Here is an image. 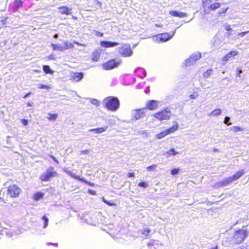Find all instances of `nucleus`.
Instances as JSON below:
<instances>
[{
  "instance_id": "nucleus-20",
  "label": "nucleus",
  "mask_w": 249,
  "mask_h": 249,
  "mask_svg": "<svg viewBox=\"0 0 249 249\" xmlns=\"http://www.w3.org/2000/svg\"><path fill=\"white\" fill-rule=\"evenodd\" d=\"M100 57V53L98 51H94L91 54V60L93 62H97L99 60Z\"/></svg>"
},
{
  "instance_id": "nucleus-16",
  "label": "nucleus",
  "mask_w": 249,
  "mask_h": 249,
  "mask_svg": "<svg viewBox=\"0 0 249 249\" xmlns=\"http://www.w3.org/2000/svg\"><path fill=\"white\" fill-rule=\"evenodd\" d=\"M83 78V74L82 72H75L71 76L72 81L77 82L82 80Z\"/></svg>"
},
{
  "instance_id": "nucleus-27",
  "label": "nucleus",
  "mask_w": 249,
  "mask_h": 249,
  "mask_svg": "<svg viewBox=\"0 0 249 249\" xmlns=\"http://www.w3.org/2000/svg\"><path fill=\"white\" fill-rule=\"evenodd\" d=\"M229 9V7H227L226 8H222L218 12L217 15L218 16H223L226 15L227 11Z\"/></svg>"
},
{
  "instance_id": "nucleus-18",
  "label": "nucleus",
  "mask_w": 249,
  "mask_h": 249,
  "mask_svg": "<svg viewBox=\"0 0 249 249\" xmlns=\"http://www.w3.org/2000/svg\"><path fill=\"white\" fill-rule=\"evenodd\" d=\"M245 174V171L243 169L237 171L234 174L231 176L233 181L240 178Z\"/></svg>"
},
{
  "instance_id": "nucleus-31",
  "label": "nucleus",
  "mask_w": 249,
  "mask_h": 249,
  "mask_svg": "<svg viewBox=\"0 0 249 249\" xmlns=\"http://www.w3.org/2000/svg\"><path fill=\"white\" fill-rule=\"evenodd\" d=\"M43 70L44 72L46 73L52 74L53 73V71L51 70L49 67V66L47 65H43Z\"/></svg>"
},
{
  "instance_id": "nucleus-30",
  "label": "nucleus",
  "mask_w": 249,
  "mask_h": 249,
  "mask_svg": "<svg viewBox=\"0 0 249 249\" xmlns=\"http://www.w3.org/2000/svg\"><path fill=\"white\" fill-rule=\"evenodd\" d=\"M51 45L53 51L57 50L59 51H63L62 45H56L52 43Z\"/></svg>"
},
{
  "instance_id": "nucleus-60",
  "label": "nucleus",
  "mask_w": 249,
  "mask_h": 249,
  "mask_svg": "<svg viewBox=\"0 0 249 249\" xmlns=\"http://www.w3.org/2000/svg\"><path fill=\"white\" fill-rule=\"evenodd\" d=\"M211 249H218V247H217V246H215L214 248H213Z\"/></svg>"
},
{
  "instance_id": "nucleus-40",
  "label": "nucleus",
  "mask_w": 249,
  "mask_h": 249,
  "mask_svg": "<svg viewBox=\"0 0 249 249\" xmlns=\"http://www.w3.org/2000/svg\"><path fill=\"white\" fill-rule=\"evenodd\" d=\"M230 118L229 117H226L224 119V123L227 124L228 125H230L231 124V123H230Z\"/></svg>"
},
{
  "instance_id": "nucleus-13",
  "label": "nucleus",
  "mask_w": 249,
  "mask_h": 249,
  "mask_svg": "<svg viewBox=\"0 0 249 249\" xmlns=\"http://www.w3.org/2000/svg\"><path fill=\"white\" fill-rule=\"evenodd\" d=\"M238 54V53L236 51H231L229 53L225 55L222 58V61L223 62H227L231 58L237 55Z\"/></svg>"
},
{
  "instance_id": "nucleus-56",
  "label": "nucleus",
  "mask_w": 249,
  "mask_h": 249,
  "mask_svg": "<svg viewBox=\"0 0 249 249\" xmlns=\"http://www.w3.org/2000/svg\"><path fill=\"white\" fill-rule=\"evenodd\" d=\"M94 104H95V105H99V102L98 101H97V100H94Z\"/></svg>"
},
{
  "instance_id": "nucleus-34",
  "label": "nucleus",
  "mask_w": 249,
  "mask_h": 249,
  "mask_svg": "<svg viewBox=\"0 0 249 249\" xmlns=\"http://www.w3.org/2000/svg\"><path fill=\"white\" fill-rule=\"evenodd\" d=\"M38 88L39 89H45L48 90L51 88V86L48 85H45L43 84H40L38 85Z\"/></svg>"
},
{
  "instance_id": "nucleus-49",
  "label": "nucleus",
  "mask_w": 249,
  "mask_h": 249,
  "mask_svg": "<svg viewBox=\"0 0 249 249\" xmlns=\"http://www.w3.org/2000/svg\"><path fill=\"white\" fill-rule=\"evenodd\" d=\"M127 178H133L135 177V174L134 173H128L127 174Z\"/></svg>"
},
{
  "instance_id": "nucleus-17",
  "label": "nucleus",
  "mask_w": 249,
  "mask_h": 249,
  "mask_svg": "<svg viewBox=\"0 0 249 249\" xmlns=\"http://www.w3.org/2000/svg\"><path fill=\"white\" fill-rule=\"evenodd\" d=\"M144 112L142 109H137L135 111L133 115V118L135 120H138L144 117Z\"/></svg>"
},
{
  "instance_id": "nucleus-32",
  "label": "nucleus",
  "mask_w": 249,
  "mask_h": 249,
  "mask_svg": "<svg viewBox=\"0 0 249 249\" xmlns=\"http://www.w3.org/2000/svg\"><path fill=\"white\" fill-rule=\"evenodd\" d=\"M49 116L48 117V119L49 120V121H54L56 119V118H57V114H51V113H49Z\"/></svg>"
},
{
  "instance_id": "nucleus-43",
  "label": "nucleus",
  "mask_w": 249,
  "mask_h": 249,
  "mask_svg": "<svg viewBox=\"0 0 249 249\" xmlns=\"http://www.w3.org/2000/svg\"><path fill=\"white\" fill-rule=\"evenodd\" d=\"M197 96H198V94L197 93H194L193 94H191L190 95V99H195L196 97H197Z\"/></svg>"
},
{
  "instance_id": "nucleus-50",
  "label": "nucleus",
  "mask_w": 249,
  "mask_h": 249,
  "mask_svg": "<svg viewBox=\"0 0 249 249\" xmlns=\"http://www.w3.org/2000/svg\"><path fill=\"white\" fill-rule=\"evenodd\" d=\"M21 123L24 126H26L28 124V120L26 119H22L21 120Z\"/></svg>"
},
{
  "instance_id": "nucleus-19",
  "label": "nucleus",
  "mask_w": 249,
  "mask_h": 249,
  "mask_svg": "<svg viewBox=\"0 0 249 249\" xmlns=\"http://www.w3.org/2000/svg\"><path fill=\"white\" fill-rule=\"evenodd\" d=\"M171 36L167 33H162L159 35L158 38L162 42L168 40Z\"/></svg>"
},
{
  "instance_id": "nucleus-38",
  "label": "nucleus",
  "mask_w": 249,
  "mask_h": 249,
  "mask_svg": "<svg viewBox=\"0 0 249 249\" xmlns=\"http://www.w3.org/2000/svg\"><path fill=\"white\" fill-rule=\"evenodd\" d=\"M138 186L145 188L148 187V184L145 182L141 181L138 183Z\"/></svg>"
},
{
  "instance_id": "nucleus-14",
  "label": "nucleus",
  "mask_w": 249,
  "mask_h": 249,
  "mask_svg": "<svg viewBox=\"0 0 249 249\" xmlns=\"http://www.w3.org/2000/svg\"><path fill=\"white\" fill-rule=\"evenodd\" d=\"M59 12L62 15H71V8H69L67 6H62L58 8Z\"/></svg>"
},
{
  "instance_id": "nucleus-22",
  "label": "nucleus",
  "mask_w": 249,
  "mask_h": 249,
  "mask_svg": "<svg viewBox=\"0 0 249 249\" xmlns=\"http://www.w3.org/2000/svg\"><path fill=\"white\" fill-rule=\"evenodd\" d=\"M107 126H106L100 128H92L89 131L94 132L95 133L100 134L105 132L107 129Z\"/></svg>"
},
{
  "instance_id": "nucleus-47",
  "label": "nucleus",
  "mask_w": 249,
  "mask_h": 249,
  "mask_svg": "<svg viewBox=\"0 0 249 249\" xmlns=\"http://www.w3.org/2000/svg\"><path fill=\"white\" fill-rule=\"evenodd\" d=\"M249 33V31H246V32H242L238 34V36H243Z\"/></svg>"
},
{
  "instance_id": "nucleus-41",
  "label": "nucleus",
  "mask_w": 249,
  "mask_h": 249,
  "mask_svg": "<svg viewBox=\"0 0 249 249\" xmlns=\"http://www.w3.org/2000/svg\"><path fill=\"white\" fill-rule=\"evenodd\" d=\"M178 172H179L178 169L174 168V169H173L171 171V174L173 175H175L178 174Z\"/></svg>"
},
{
  "instance_id": "nucleus-59",
  "label": "nucleus",
  "mask_w": 249,
  "mask_h": 249,
  "mask_svg": "<svg viewBox=\"0 0 249 249\" xmlns=\"http://www.w3.org/2000/svg\"><path fill=\"white\" fill-rule=\"evenodd\" d=\"M72 19H74V20H77V18L76 17H74V16H73L72 17Z\"/></svg>"
},
{
  "instance_id": "nucleus-35",
  "label": "nucleus",
  "mask_w": 249,
  "mask_h": 249,
  "mask_svg": "<svg viewBox=\"0 0 249 249\" xmlns=\"http://www.w3.org/2000/svg\"><path fill=\"white\" fill-rule=\"evenodd\" d=\"M102 199H103V201L105 203H106V204H107V205H108L109 206H112L116 205L115 203L114 202H110L109 201H107L106 199H105L104 197H103Z\"/></svg>"
},
{
  "instance_id": "nucleus-2",
  "label": "nucleus",
  "mask_w": 249,
  "mask_h": 249,
  "mask_svg": "<svg viewBox=\"0 0 249 249\" xmlns=\"http://www.w3.org/2000/svg\"><path fill=\"white\" fill-rule=\"evenodd\" d=\"M212 0H202V6L205 14H208L212 11H215L221 6V3L215 2L211 3Z\"/></svg>"
},
{
  "instance_id": "nucleus-45",
  "label": "nucleus",
  "mask_w": 249,
  "mask_h": 249,
  "mask_svg": "<svg viewBox=\"0 0 249 249\" xmlns=\"http://www.w3.org/2000/svg\"><path fill=\"white\" fill-rule=\"evenodd\" d=\"M50 157L56 163H59L58 160L53 155H50Z\"/></svg>"
},
{
  "instance_id": "nucleus-7",
  "label": "nucleus",
  "mask_w": 249,
  "mask_h": 249,
  "mask_svg": "<svg viewBox=\"0 0 249 249\" xmlns=\"http://www.w3.org/2000/svg\"><path fill=\"white\" fill-rule=\"evenodd\" d=\"M120 64V61H116L115 59H112L103 63L102 67L105 70H110L117 67Z\"/></svg>"
},
{
  "instance_id": "nucleus-21",
  "label": "nucleus",
  "mask_w": 249,
  "mask_h": 249,
  "mask_svg": "<svg viewBox=\"0 0 249 249\" xmlns=\"http://www.w3.org/2000/svg\"><path fill=\"white\" fill-rule=\"evenodd\" d=\"M178 128V125L177 123H176L175 124L173 125L171 127L166 129L167 135L172 134L177 131Z\"/></svg>"
},
{
  "instance_id": "nucleus-46",
  "label": "nucleus",
  "mask_w": 249,
  "mask_h": 249,
  "mask_svg": "<svg viewBox=\"0 0 249 249\" xmlns=\"http://www.w3.org/2000/svg\"><path fill=\"white\" fill-rule=\"evenodd\" d=\"M88 193H89V194H90L91 195H96V191H95L94 190H90V189H89L88 191Z\"/></svg>"
},
{
  "instance_id": "nucleus-8",
  "label": "nucleus",
  "mask_w": 249,
  "mask_h": 249,
  "mask_svg": "<svg viewBox=\"0 0 249 249\" xmlns=\"http://www.w3.org/2000/svg\"><path fill=\"white\" fill-rule=\"evenodd\" d=\"M119 53L124 56H129L132 53L130 45L128 44H124L119 48Z\"/></svg>"
},
{
  "instance_id": "nucleus-33",
  "label": "nucleus",
  "mask_w": 249,
  "mask_h": 249,
  "mask_svg": "<svg viewBox=\"0 0 249 249\" xmlns=\"http://www.w3.org/2000/svg\"><path fill=\"white\" fill-rule=\"evenodd\" d=\"M231 130H232L234 132H237L238 131H242L243 130V129L240 127L237 126H234L231 127Z\"/></svg>"
},
{
  "instance_id": "nucleus-28",
  "label": "nucleus",
  "mask_w": 249,
  "mask_h": 249,
  "mask_svg": "<svg viewBox=\"0 0 249 249\" xmlns=\"http://www.w3.org/2000/svg\"><path fill=\"white\" fill-rule=\"evenodd\" d=\"M167 135L166 130H164L156 135V138L158 139H161Z\"/></svg>"
},
{
  "instance_id": "nucleus-39",
  "label": "nucleus",
  "mask_w": 249,
  "mask_h": 249,
  "mask_svg": "<svg viewBox=\"0 0 249 249\" xmlns=\"http://www.w3.org/2000/svg\"><path fill=\"white\" fill-rule=\"evenodd\" d=\"M150 231H151L150 229H149V228H145L142 231V233L143 234L147 235L149 234V233L150 232Z\"/></svg>"
},
{
  "instance_id": "nucleus-1",
  "label": "nucleus",
  "mask_w": 249,
  "mask_h": 249,
  "mask_svg": "<svg viewBox=\"0 0 249 249\" xmlns=\"http://www.w3.org/2000/svg\"><path fill=\"white\" fill-rule=\"evenodd\" d=\"M104 107L108 110L116 111L120 107V101L118 98L113 96H108L105 98L103 101Z\"/></svg>"
},
{
  "instance_id": "nucleus-4",
  "label": "nucleus",
  "mask_w": 249,
  "mask_h": 249,
  "mask_svg": "<svg viewBox=\"0 0 249 249\" xmlns=\"http://www.w3.org/2000/svg\"><path fill=\"white\" fill-rule=\"evenodd\" d=\"M6 189L7 197L10 198L18 197L21 192L20 188L17 184H10Z\"/></svg>"
},
{
  "instance_id": "nucleus-42",
  "label": "nucleus",
  "mask_w": 249,
  "mask_h": 249,
  "mask_svg": "<svg viewBox=\"0 0 249 249\" xmlns=\"http://www.w3.org/2000/svg\"><path fill=\"white\" fill-rule=\"evenodd\" d=\"M156 164H153L151 166L147 167L146 169L147 171H149L154 169L156 168Z\"/></svg>"
},
{
  "instance_id": "nucleus-25",
  "label": "nucleus",
  "mask_w": 249,
  "mask_h": 249,
  "mask_svg": "<svg viewBox=\"0 0 249 249\" xmlns=\"http://www.w3.org/2000/svg\"><path fill=\"white\" fill-rule=\"evenodd\" d=\"M14 7L18 10L19 8L21 7L23 5V1L22 0H15L14 2Z\"/></svg>"
},
{
  "instance_id": "nucleus-54",
  "label": "nucleus",
  "mask_w": 249,
  "mask_h": 249,
  "mask_svg": "<svg viewBox=\"0 0 249 249\" xmlns=\"http://www.w3.org/2000/svg\"><path fill=\"white\" fill-rule=\"evenodd\" d=\"M31 94V92H29L27 93H26L24 96H23V98H26L27 97H28L29 95H30V94Z\"/></svg>"
},
{
  "instance_id": "nucleus-9",
  "label": "nucleus",
  "mask_w": 249,
  "mask_h": 249,
  "mask_svg": "<svg viewBox=\"0 0 249 249\" xmlns=\"http://www.w3.org/2000/svg\"><path fill=\"white\" fill-rule=\"evenodd\" d=\"M66 172L68 175H69V176H70L73 178H75L76 179L80 180L81 182H83L87 184H88L90 186H95V184L94 183H91V182H89L87 180H86V179H85L84 178H81L80 177L76 176L74 174H72V172L70 171H66Z\"/></svg>"
},
{
  "instance_id": "nucleus-52",
  "label": "nucleus",
  "mask_w": 249,
  "mask_h": 249,
  "mask_svg": "<svg viewBox=\"0 0 249 249\" xmlns=\"http://www.w3.org/2000/svg\"><path fill=\"white\" fill-rule=\"evenodd\" d=\"M89 150H84L81 151V154H87L89 153Z\"/></svg>"
},
{
  "instance_id": "nucleus-24",
  "label": "nucleus",
  "mask_w": 249,
  "mask_h": 249,
  "mask_svg": "<svg viewBox=\"0 0 249 249\" xmlns=\"http://www.w3.org/2000/svg\"><path fill=\"white\" fill-rule=\"evenodd\" d=\"M178 152L175 151L174 149L171 148L169 151L165 152L164 155H165V156L166 157H169L170 156H175V155L178 154Z\"/></svg>"
},
{
  "instance_id": "nucleus-61",
  "label": "nucleus",
  "mask_w": 249,
  "mask_h": 249,
  "mask_svg": "<svg viewBox=\"0 0 249 249\" xmlns=\"http://www.w3.org/2000/svg\"><path fill=\"white\" fill-rule=\"evenodd\" d=\"M228 36H230L231 35V33H228Z\"/></svg>"
},
{
  "instance_id": "nucleus-44",
  "label": "nucleus",
  "mask_w": 249,
  "mask_h": 249,
  "mask_svg": "<svg viewBox=\"0 0 249 249\" xmlns=\"http://www.w3.org/2000/svg\"><path fill=\"white\" fill-rule=\"evenodd\" d=\"M242 72V71L240 69H237L236 72V76L238 77H240V74Z\"/></svg>"
},
{
  "instance_id": "nucleus-36",
  "label": "nucleus",
  "mask_w": 249,
  "mask_h": 249,
  "mask_svg": "<svg viewBox=\"0 0 249 249\" xmlns=\"http://www.w3.org/2000/svg\"><path fill=\"white\" fill-rule=\"evenodd\" d=\"M42 219L44 221L43 228H45L47 227L48 224V219L45 215H43Z\"/></svg>"
},
{
  "instance_id": "nucleus-26",
  "label": "nucleus",
  "mask_w": 249,
  "mask_h": 249,
  "mask_svg": "<svg viewBox=\"0 0 249 249\" xmlns=\"http://www.w3.org/2000/svg\"><path fill=\"white\" fill-rule=\"evenodd\" d=\"M43 194L41 192H37L33 195V199L35 200H38L43 197Z\"/></svg>"
},
{
  "instance_id": "nucleus-15",
  "label": "nucleus",
  "mask_w": 249,
  "mask_h": 249,
  "mask_svg": "<svg viewBox=\"0 0 249 249\" xmlns=\"http://www.w3.org/2000/svg\"><path fill=\"white\" fill-rule=\"evenodd\" d=\"M169 14L173 17H178L180 18H184L187 16V14L185 13L178 12L176 11H170Z\"/></svg>"
},
{
  "instance_id": "nucleus-57",
  "label": "nucleus",
  "mask_w": 249,
  "mask_h": 249,
  "mask_svg": "<svg viewBox=\"0 0 249 249\" xmlns=\"http://www.w3.org/2000/svg\"><path fill=\"white\" fill-rule=\"evenodd\" d=\"M2 230L0 229V239H1V238L3 236V234L1 233Z\"/></svg>"
},
{
  "instance_id": "nucleus-48",
  "label": "nucleus",
  "mask_w": 249,
  "mask_h": 249,
  "mask_svg": "<svg viewBox=\"0 0 249 249\" xmlns=\"http://www.w3.org/2000/svg\"><path fill=\"white\" fill-rule=\"evenodd\" d=\"M225 28L227 31L231 32L232 31V29L230 25H226L225 27Z\"/></svg>"
},
{
  "instance_id": "nucleus-23",
  "label": "nucleus",
  "mask_w": 249,
  "mask_h": 249,
  "mask_svg": "<svg viewBox=\"0 0 249 249\" xmlns=\"http://www.w3.org/2000/svg\"><path fill=\"white\" fill-rule=\"evenodd\" d=\"M62 47L63 51H64L65 50L72 48L73 47V45L71 42L65 41L63 42V45H62Z\"/></svg>"
},
{
  "instance_id": "nucleus-29",
  "label": "nucleus",
  "mask_w": 249,
  "mask_h": 249,
  "mask_svg": "<svg viewBox=\"0 0 249 249\" xmlns=\"http://www.w3.org/2000/svg\"><path fill=\"white\" fill-rule=\"evenodd\" d=\"M221 112L222 111L220 108H216L215 109H214L213 111H212L209 114V115L217 116L220 115L221 114Z\"/></svg>"
},
{
  "instance_id": "nucleus-10",
  "label": "nucleus",
  "mask_w": 249,
  "mask_h": 249,
  "mask_svg": "<svg viewBox=\"0 0 249 249\" xmlns=\"http://www.w3.org/2000/svg\"><path fill=\"white\" fill-rule=\"evenodd\" d=\"M100 45L103 47L108 48L117 46L119 45V43L116 42L102 41L100 42Z\"/></svg>"
},
{
  "instance_id": "nucleus-58",
  "label": "nucleus",
  "mask_w": 249,
  "mask_h": 249,
  "mask_svg": "<svg viewBox=\"0 0 249 249\" xmlns=\"http://www.w3.org/2000/svg\"><path fill=\"white\" fill-rule=\"evenodd\" d=\"M32 103H31V102H29L27 103V105L28 107H30V106H32Z\"/></svg>"
},
{
  "instance_id": "nucleus-51",
  "label": "nucleus",
  "mask_w": 249,
  "mask_h": 249,
  "mask_svg": "<svg viewBox=\"0 0 249 249\" xmlns=\"http://www.w3.org/2000/svg\"><path fill=\"white\" fill-rule=\"evenodd\" d=\"M47 244L49 246L50 245H53L56 247H58V243H47Z\"/></svg>"
},
{
  "instance_id": "nucleus-12",
  "label": "nucleus",
  "mask_w": 249,
  "mask_h": 249,
  "mask_svg": "<svg viewBox=\"0 0 249 249\" xmlns=\"http://www.w3.org/2000/svg\"><path fill=\"white\" fill-rule=\"evenodd\" d=\"M232 182H233V180H232V178H231V177H229L224 178L222 180H221L219 182H218L217 183V185L218 187H223L224 186H226V185L231 183Z\"/></svg>"
},
{
  "instance_id": "nucleus-62",
  "label": "nucleus",
  "mask_w": 249,
  "mask_h": 249,
  "mask_svg": "<svg viewBox=\"0 0 249 249\" xmlns=\"http://www.w3.org/2000/svg\"><path fill=\"white\" fill-rule=\"evenodd\" d=\"M1 198L2 199L3 201L4 200V197L3 196L1 197Z\"/></svg>"
},
{
  "instance_id": "nucleus-37",
  "label": "nucleus",
  "mask_w": 249,
  "mask_h": 249,
  "mask_svg": "<svg viewBox=\"0 0 249 249\" xmlns=\"http://www.w3.org/2000/svg\"><path fill=\"white\" fill-rule=\"evenodd\" d=\"M212 72V69L207 70L206 71H205L203 73V76L204 77L207 78L211 74Z\"/></svg>"
},
{
  "instance_id": "nucleus-11",
  "label": "nucleus",
  "mask_w": 249,
  "mask_h": 249,
  "mask_svg": "<svg viewBox=\"0 0 249 249\" xmlns=\"http://www.w3.org/2000/svg\"><path fill=\"white\" fill-rule=\"evenodd\" d=\"M158 107V102L156 100H152L149 101L146 104V107L150 110H154Z\"/></svg>"
},
{
  "instance_id": "nucleus-55",
  "label": "nucleus",
  "mask_w": 249,
  "mask_h": 249,
  "mask_svg": "<svg viewBox=\"0 0 249 249\" xmlns=\"http://www.w3.org/2000/svg\"><path fill=\"white\" fill-rule=\"evenodd\" d=\"M97 35L98 36H103V33H100V32H98L97 33Z\"/></svg>"
},
{
  "instance_id": "nucleus-6",
  "label": "nucleus",
  "mask_w": 249,
  "mask_h": 249,
  "mask_svg": "<svg viewBox=\"0 0 249 249\" xmlns=\"http://www.w3.org/2000/svg\"><path fill=\"white\" fill-rule=\"evenodd\" d=\"M153 117L160 121L168 120L171 116V111L167 109H164L153 114Z\"/></svg>"
},
{
  "instance_id": "nucleus-5",
  "label": "nucleus",
  "mask_w": 249,
  "mask_h": 249,
  "mask_svg": "<svg viewBox=\"0 0 249 249\" xmlns=\"http://www.w3.org/2000/svg\"><path fill=\"white\" fill-rule=\"evenodd\" d=\"M58 176V174L54 170L53 167L51 166L47 169L45 173L40 176L39 179L41 181H48L50 180L51 178Z\"/></svg>"
},
{
  "instance_id": "nucleus-3",
  "label": "nucleus",
  "mask_w": 249,
  "mask_h": 249,
  "mask_svg": "<svg viewBox=\"0 0 249 249\" xmlns=\"http://www.w3.org/2000/svg\"><path fill=\"white\" fill-rule=\"evenodd\" d=\"M248 235L249 231L247 230L240 229L235 231L232 237L234 243L235 244L242 243Z\"/></svg>"
},
{
  "instance_id": "nucleus-53",
  "label": "nucleus",
  "mask_w": 249,
  "mask_h": 249,
  "mask_svg": "<svg viewBox=\"0 0 249 249\" xmlns=\"http://www.w3.org/2000/svg\"><path fill=\"white\" fill-rule=\"evenodd\" d=\"M154 241H152L149 243H148V247H151L152 246H153L154 245Z\"/></svg>"
}]
</instances>
